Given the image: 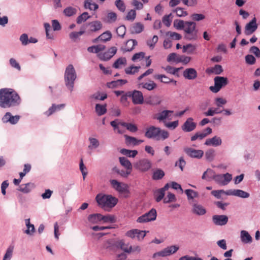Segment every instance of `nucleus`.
<instances>
[{
	"instance_id": "6e6552de",
	"label": "nucleus",
	"mask_w": 260,
	"mask_h": 260,
	"mask_svg": "<svg viewBox=\"0 0 260 260\" xmlns=\"http://www.w3.org/2000/svg\"><path fill=\"white\" fill-rule=\"evenodd\" d=\"M152 166V163L147 158H142L136 162L134 165V168L141 172L145 173L149 171Z\"/></svg>"
},
{
	"instance_id": "9d476101",
	"label": "nucleus",
	"mask_w": 260,
	"mask_h": 260,
	"mask_svg": "<svg viewBox=\"0 0 260 260\" xmlns=\"http://www.w3.org/2000/svg\"><path fill=\"white\" fill-rule=\"evenodd\" d=\"M183 150L186 155L191 158L200 159L204 155V151L202 150H196L192 148L185 147Z\"/></svg>"
},
{
	"instance_id": "423d86ee",
	"label": "nucleus",
	"mask_w": 260,
	"mask_h": 260,
	"mask_svg": "<svg viewBox=\"0 0 260 260\" xmlns=\"http://www.w3.org/2000/svg\"><path fill=\"white\" fill-rule=\"evenodd\" d=\"M112 187L119 193L124 194L125 198H128L129 196V186L126 183L118 182L115 179L110 181Z\"/></svg>"
},
{
	"instance_id": "5701e85b",
	"label": "nucleus",
	"mask_w": 260,
	"mask_h": 260,
	"mask_svg": "<svg viewBox=\"0 0 260 260\" xmlns=\"http://www.w3.org/2000/svg\"><path fill=\"white\" fill-rule=\"evenodd\" d=\"M215 174V171L212 169L209 168L204 172L202 176V179L205 180L207 181H211L213 180Z\"/></svg>"
},
{
	"instance_id": "e433bc0d",
	"label": "nucleus",
	"mask_w": 260,
	"mask_h": 260,
	"mask_svg": "<svg viewBox=\"0 0 260 260\" xmlns=\"http://www.w3.org/2000/svg\"><path fill=\"white\" fill-rule=\"evenodd\" d=\"M95 110L98 116H102L107 112L106 105L96 104L95 107Z\"/></svg>"
},
{
	"instance_id": "6ab92c4d",
	"label": "nucleus",
	"mask_w": 260,
	"mask_h": 260,
	"mask_svg": "<svg viewBox=\"0 0 260 260\" xmlns=\"http://www.w3.org/2000/svg\"><path fill=\"white\" fill-rule=\"evenodd\" d=\"M183 77L188 80H194L198 76L197 71L193 68L186 69L183 72Z\"/></svg>"
},
{
	"instance_id": "7c9ffc66",
	"label": "nucleus",
	"mask_w": 260,
	"mask_h": 260,
	"mask_svg": "<svg viewBox=\"0 0 260 260\" xmlns=\"http://www.w3.org/2000/svg\"><path fill=\"white\" fill-rule=\"evenodd\" d=\"M90 30L91 32H95L102 28V24L100 21H94L89 23Z\"/></svg>"
},
{
	"instance_id": "39448f33",
	"label": "nucleus",
	"mask_w": 260,
	"mask_h": 260,
	"mask_svg": "<svg viewBox=\"0 0 260 260\" xmlns=\"http://www.w3.org/2000/svg\"><path fill=\"white\" fill-rule=\"evenodd\" d=\"M186 25L183 29L185 33L184 39L186 40H196L198 39V29L196 23L193 21H186Z\"/></svg>"
},
{
	"instance_id": "49530a36",
	"label": "nucleus",
	"mask_w": 260,
	"mask_h": 260,
	"mask_svg": "<svg viewBox=\"0 0 260 260\" xmlns=\"http://www.w3.org/2000/svg\"><path fill=\"white\" fill-rule=\"evenodd\" d=\"M126 64V59L125 57L118 58L113 64V67L115 69H119L120 65H125Z\"/></svg>"
},
{
	"instance_id": "473e14b6",
	"label": "nucleus",
	"mask_w": 260,
	"mask_h": 260,
	"mask_svg": "<svg viewBox=\"0 0 260 260\" xmlns=\"http://www.w3.org/2000/svg\"><path fill=\"white\" fill-rule=\"evenodd\" d=\"M84 7L86 9L95 11L99 8V5L92 3L91 0H85L84 3Z\"/></svg>"
},
{
	"instance_id": "72a5a7b5",
	"label": "nucleus",
	"mask_w": 260,
	"mask_h": 260,
	"mask_svg": "<svg viewBox=\"0 0 260 260\" xmlns=\"http://www.w3.org/2000/svg\"><path fill=\"white\" fill-rule=\"evenodd\" d=\"M64 107H65V104H63L57 105L53 104H52V106L49 108L48 110L46 112V113L48 116L51 115L55 111H56L57 110H59L61 109H63Z\"/></svg>"
},
{
	"instance_id": "f704fd0d",
	"label": "nucleus",
	"mask_w": 260,
	"mask_h": 260,
	"mask_svg": "<svg viewBox=\"0 0 260 260\" xmlns=\"http://www.w3.org/2000/svg\"><path fill=\"white\" fill-rule=\"evenodd\" d=\"M120 164L127 170H132V165L130 161L125 157H120L119 158Z\"/></svg>"
},
{
	"instance_id": "69168bd1",
	"label": "nucleus",
	"mask_w": 260,
	"mask_h": 260,
	"mask_svg": "<svg viewBox=\"0 0 260 260\" xmlns=\"http://www.w3.org/2000/svg\"><path fill=\"white\" fill-rule=\"evenodd\" d=\"M115 4L117 9L122 12H124L125 10V6L122 0H116Z\"/></svg>"
},
{
	"instance_id": "8fccbe9b",
	"label": "nucleus",
	"mask_w": 260,
	"mask_h": 260,
	"mask_svg": "<svg viewBox=\"0 0 260 260\" xmlns=\"http://www.w3.org/2000/svg\"><path fill=\"white\" fill-rule=\"evenodd\" d=\"M154 78L160 80V82L165 84L170 83L171 79L165 75L157 74L154 76Z\"/></svg>"
},
{
	"instance_id": "e2e57ef3",
	"label": "nucleus",
	"mask_w": 260,
	"mask_h": 260,
	"mask_svg": "<svg viewBox=\"0 0 260 260\" xmlns=\"http://www.w3.org/2000/svg\"><path fill=\"white\" fill-rule=\"evenodd\" d=\"M206 137V134H203L201 132H197L194 135L191 137V141H194L198 139L200 140H203Z\"/></svg>"
},
{
	"instance_id": "aec40b11",
	"label": "nucleus",
	"mask_w": 260,
	"mask_h": 260,
	"mask_svg": "<svg viewBox=\"0 0 260 260\" xmlns=\"http://www.w3.org/2000/svg\"><path fill=\"white\" fill-rule=\"evenodd\" d=\"M192 212L197 215L202 216L206 214V209L201 205L197 203L192 204Z\"/></svg>"
},
{
	"instance_id": "c9c22d12",
	"label": "nucleus",
	"mask_w": 260,
	"mask_h": 260,
	"mask_svg": "<svg viewBox=\"0 0 260 260\" xmlns=\"http://www.w3.org/2000/svg\"><path fill=\"white\" fill-rule=\"evenodd\" d=\"M119 123L121 126L126 127V128L131 132L135 133L138 131V127L135 124L125 122H120Z\"/></svg>"
},
{
	"instance_id": "dca6fc26",
	"label": "nucleus",
	"mask_w": 260,
	"mask_h": 260,
	"mask_svg": "<svg viewBox=\"0 0 260 260\" xmlns=\"http://www.w3.org/2000/svg\"><path fill=\"white\" fill-rule=\"evenodd\" d=\"M228 217L224 215H215L212 216V221L216 225H224L228 222Z\"/></svg>"
},
{
	"instance_id": "052dcab7",
	"label": "nucleus",
	"mask_w": 260,
	"mask_h": 260,
	"mask_svg": "<svg viewBox=\"0 0 260 260\" xmlns=\"http://www.w3.org/2000/svg\"><path fill=\"white\" fill-rule=\"evenodd\" d=\"M191 58L189 56L185 55H178V58L177 59V63L182 62L186 64L190 61Z\"/></svg>"
},
{
	"instance_id": "bb28decb",
	"label": "nucleus",
	"mask_w": 260,
	"mask_h": 260,
	"mask_svg": "<svg viewBox=\"0 0 260 260\" xmlns=\"http://www.w3.org/2000/svg\"><path fill=\"white\" fill-rule=\"evenodd\" d=\"M222 72V67L220 64H216L213 68H208L206 70V72L208 74H214L215 75H219Z\"/></svg>"
},
{
	"instance_id": "a211bd4d",
	"label": "nucleus",
	"mask_w": 260,
	"mask_h": 260,
	"mask_svg": "<svg viewBox=\"0 0 260 260\" xmlns=\"http://www.w3.org/2000/svg\"><path fill=\"white\" fill-rule=\"evenodd\" d=\"M226 193L227 196H234L241 198H247L250 196L249 193L241 189H229Z\"/></svg>"
},
{
	"instance_id": "680f3d73",
	"label": "nucleus",
	"mask_w": 260,
	"mask_h": 260,
	"mask_svg": "<svg viewBox=\"0 0 260 260\" xmlns=\"http://www.w3.org/2000/svg\"><path fill=\"white\" fill-rule=\"evenodd\" d=\"M117 35L121 38H123L126 32V27L122 25L118 27L116 29Z\"/></svg>"
},
{
	"instance_id": "0e129e2a",
	"label": "nucleus",
	"mask_w": 260,
	"mask_h": 260,
	"mask_svg": "<svg viewBox=\"0 0 260 260\" xmlns=\"http://www.w3.org/2000/svg\"><path fill=\"white\" fill-rule=\"evenodd\" d=\"M245 62L247 64L250 65H253L255 64L256 62V59L252 55L248 54L245 56Z\"/></svg>"
},
{
	"instance_id": "6e6d98bb",
	"label": "nucleus",
	"mask_w": 260,
	"mask_h": 260,
	"mask_svg": "<svg viewBox=\"0 0 260 260\" xmlns=\"http://www.w3.org/2000/svg\"><path fill=\"white\" fill-rule=\"evenodd\" d=\"M102 220L104 223H114L116 221L114 216L112 215H102Z\"/></svg>"
},
{
	"instance_id": "f257e3e1",
	"label": "nucleus",
	"mask_w": 260,
	"mask_h": 260,
	"mask_svg": "<svg viewBox=\"0 0 260 260\" xmlns=\"http://www.w3.org/2000/svg\"><path fill=\"white\" fill-rule=\"evenodd\" d=\"M21 99L18 93L13 89L3 88L0 89V107L10 109L20 105Z\"/></svg>"
},
{
	"instance_id": "c03bdc74",
	"label": "nucleus",
	"mask_w": 260,
	"mask_h": 260,
	"mask_svg": "<svg viewBox=\"0 0 260 260\" xmlns=\"http://www.w3.org/2000/svg\"><path fill=\"white\" fill-rule=\"evenodd\" d=\"M145 215L149 219V221H154L157 216L156 211L155 209L152 208L149 212L145 213Z\"/></svg>"
},
{
	"instance_id": "0eeeda50",
	"label": "nucleus",
	"mask_w": 260,
	"mask_h": 260,
	"mask_svg": "<svg viewBox=\"0 0 260 260\" xmlns=\"http://www.w3.org/2000/svg\"><path fill=\"white\" fill-rule=\"evenodd\" d=\"M214 86L210 87V89L214 93L218 92L220 89L228 83V78L224 77L216 76L214 78Z\"/></svg>"
},
{
	"instance_id": "de8ad7c7",
	"label": "nucleus",
	"mask_w": 260,
	"mask_h": 260,
	"mask_svg": "<svg viewBox=\"0 0 260 260\" xmlns=\"http://www.w3.org/2000/svg\"><path fill=\"white\" fill-rule=\"evenodd\" d=\"M90 17V16L88 15V12H85L81 14L80 16H79L76 19V22L77 24H81L82 22L85 21L86 20L89 19Z\"/></svg>"
},
{
	"instance_id": "bf43d9fd",
	"label": "nucleus",
	"mask_w": 260,
	"mask_h": 260,
	"mask_svg": "<svg viewBox=\"0 0 260 260\" xmlns=\"http://www.w3.org/2000/svg\"><path fill=\"white\" fill-rule=\"evenodd\" d=\"M158 40V37L156 35H154L152 39L147 40V45L150 49H152L154 48L155 44L157 42Z\"/></svg>"
},
{
	"instance_id": "79ce46f5",
	"label": "nucleus",
	"mask_w": 260,
	"mask_h": 260,
	"mask_svg": "<svg viewBox=\"0 0 260 260\" xmlns=\"http://www.w3.org/2000/svg\"><path fill=\"white\" fill-rule=\"evenodd\" d=\"M184 192L188 200H193L194 198L198 197L199 195L198 192L191 189H186Z\"/></svg>"
},
{
	"instance_id": "13d9d810",
	"label": "nucleus",
	"mask_w": 260,
	"mask_h": 260,
	"mask_svg": "<svg viewBox=\"0 0 260 260\" xmlns=\"http://www.w3.org/2000/svg\"><path fill=\"white\" fill-rule=\"evenodd\" d=\"M89 141L90 142V145H89L88 148L89 149L92 148H96L100 145L99 141L98 139L93 138L90 137L89 138Z\"/></svg>"
},
{
	"instance_id": "412c9836",
	"label": "nucleus",
	"mask_w": 260,
	"mask_h": 260,
	"mask_svg": "<svg viewBox=\"0 0 260 260\" xmlns=\"http://www.w3.org/2000/svg\"><path fill=\"white\" fill-rule=\"evenodd\" d=\"M222 143L221 139L216 136L213 137L212 138L208 139L206 140L204 144L207 146H212L217 147L220 146Z\"/></svg>"
},
{
	"instance_id": "4d7b16f0",
	"label": "nucleus",
	"mask_w": 260,
	"mask_h": 260,
	"mask_svg": "<svg viewBox=\"0 0 260 260\" xmlns=\"http://www.w3.org/2000/svg\"><path fill=\"white\" fill-rule=\"evenodd\" d=\"M174 12L176 13L177 16L181 17H184L187 15V12L184 10V9L181 7H177L174 10H173Z\"/></svg>"
},
{
	"instance_id": "ddd939ff",
	"label": "nucleus",
	"mask_w": 260,
	"mask_h": 260,
	"mask_svg": "<svg viewBox=\"0 0 260 260\" xmlns=\"http://www.w3.org/2000/svg\"><path fill=\"white\" fill-rule=\"evenodd\" d=\"M178 249L179 247L177 245L168 246L162 250L155 253L154 255L157 254L159 256L165 257L175 253Z\"/></svg>"
},
{
	"instance_id": "c85d7f7f",
	"label": "nucleus",
	"mask_w": 260,
	"mask_h": 260,
	"mask_svg": "<svg viewBox=\"0 0 260 260\" xmlns=\"http://www.w3.org/2000/svg\"><path fill=\"white\" fill-rule=\"evenodd\" d=\"M144 30V25L140 22H137L134 24L131 28L130 31L131 34H140Z\"/></svg>"
},
{
	"instance_id": "f3484780",
	"label": "nucleus",
	"mask_w": 260,
	"mask_h": 260,
	"mask_svg": "<svg viewBox=\"0 0 260 260\" xmlns=\"http://www.w3.org/2000/svg\"><path fill=\"white\" fill-rule=\"evenodd\" d=\"M116 47H111L104 53L100 55V58L104 61H108L117 52Z\"/></svg>"
},
{
	"instance_id": "a18cd8bd",
	"label": "nucleus",
	"mask_w": 260,
	"mask_h": 260,
	"mask_svg": "<svg viewBox=\"0 0 260 260\" xmlns=\"http://www.w3.org/2000/svg\"><path fill=\"white\" fill-rule=\"evenodd\" d=\"M196 49V47L194 45L191 44H188L186 45H183L182 47V52L183 53L187 52V53H193Z\"/></svg>"
},
{
	"instance_id": "1a4fd4ad",
	"label": "nucleus",
	"mask_w": 260,
	"mask_h": 260,
	"mask_svg": "<svg viewBox=\"0 0 260 260\" xmlns=\"http://www.w3.org/2000/svg\"><path fill=\"white\" fill-rule=\"evenodd\" d=\"M232 179L231 174L226 173L225 174H215L213 180L221 185H227Z\"/></svg>"
},
{
	"instance_id": "a878e982",
	"label": "nucleus",
	"mask_w": 260,
	"mask_h": 260,
	"mask_svg": "<svg viewBox=\"0 0 260 260\" xmlns=\"http://www.w3.org/2000/svg\"><path fill=\"white\" fill-rule=\"evenodd\" d=\"M156 84L154 83V82H153V81H150V83H140L138 85L139 88H140L142 87V88L146 89L149 91L153 90L154 88L156 87Z\"/></svg>"
},
{
	"instance_id": "3c124183",
	"label": "nucleus",
	"mask_w": 260,
	"mask_h": 260,
	"mask_svg": "<svg viewBox=\"0 0 260 260\" xmlns=\"http://www.w3.org/2000/svg\"><path fill=\"white\" fill-rule=\"evenodd\" d=\"M84 32L85 31L82 30H81L79 31H73L69 34V37L72 40L75 42L77 39H78L80 36L83 35Z\"/></svg>"
},
{
	"instance_id": "2eb2a0df",
	"label": "nucleus",
	"mask_w": 260,
	"mask_h": 260,
	"mask_svg": "<svg viewBox=\"0 0 260 260\" xmlns=\"http://www.w3.org/2000/svg\"><path fill=\"white\" fill-rule=\"evenodd\" d=\"M257 28L256 19L254 17L249 22L246 24L245 27L244 34L246 36H249L253 34Z\"/></svg>"
},
{
	"instance_id": "4be33fe9",
	"label": "nucleus",
	"mask_w": 260,
	"mask_h": 260,
	"mask_svg": "<svg viewBox=\"0 0 260 260\" xmlns=\"http://www.w3.org/2000/svg\"><path fill=\"white\" fill-rule=\"evenodd\" d=\"M125 143L127 145H133V146H137L144 142L142 140H138L136 138L124 135Z\"/></svg>"
},
{
	"instance_id": "a19ab883",
	"label": "nucleus",
	"mask_w": 260,
	"mask_h": 260,
	"mask_svg": "<svg viewBox=\"0 0 260 260\" xmlns=\"http://www.w3.org/2000/svg\"><path fill=\"white\" fill-rule=\"evenodd\" d=\"M186 21L180 19H176L174 21V26L178 30H183L185 25Z\"/></svg>"
},
{
	"instance_id": "4468645a",
	"label": "nucleus",
	"mask_w": 260,
	"mask_h": 260,
	"mask_svg": "<svg viewBox=\"0 0 260 260\" xmlns=\"http://www.w3.org/2000/svg\"><path fill=\"white\" fill-rule=\"evenodd\" d=\"M20 118L19 115L13 116L10 112H8L3 116L2 120L4 123H10L11 124H15L17 123Z\"/></svg>"
},
{
	"instance_id": "5fc2aeb1",
	"label": "nucleus",
	"mask_w": 260,
	"mask_h": 260,
	"mask_svg": "<svg viewBox=\"0 0 260 260\" xmlns=\"http://www.w3.org/2000/svg\"><path fill=\"white\" fill-rule=\"evenodd\" d=\"M205 157L208 161H213L215 157V151L212 149L207 150L205 153Z\"/></svg>"
},
{
	"instance_id": "cd10ccee",
	"label": "nucleus",
	"mask_w": 260,
	"mask_h": 260,
	"mask_svg": "<svg viewBox=\"0 0 260 260\" xmlns=\"http://www.w3.org/2000/svg\"><path fill=\"white\" fill-rule=\"evenodd\" d=\"M240 237L241 240L243 243H250L252 241L251 236L246 231H241Z\"/></svg>"
},
{
	"instance_id": "9b49d317",
	"label": "nucleus",
	"mask_w": 260,
	"mask_h": 260,
	"mask_svg": "<svg viewBox=\"0 0 260 260\" xmlns=\"http://www.w3.org/2000/svg\"><path fill=\"white\" fill-rule=\"evenodd\" d=\"M131 91V96L132 102L135 105L142 104L144 102V97L141 91L134 90Z\"/></svg>"
},
{
	"instance_id": "7ed1b4c3",
	"label": "nucleus",
	"mask_w": 260,
	"mask_h": 260,
	"mask_svg": "<svg viewBox=\"0 0 260 260\" xmlns=\"http://www.w3.org/2000/svg\"><path fill=\"white\" fill-rule=\"evenodd\" d=\"M77 78V74L72 64L68 65L64 75V83L67 88L72 92L74 87V83Z\"/></svg>"
},
{
	"instance_id": "4c0bfd02",
	"label": "nucleus",
	"mask_w": 260,
	"mask_h": 260,
	"mask_svg": "<svg viewBox=\"0 0 260 260\" xmlns=\"http://www.w3.org/2000/svg\"><path fill=\"white\" fill-rule=\"evenodd\" d=\"M120 152L123 155L129 157H135L138 153L136 150H131L125 148L121 149Z\"/></svg>"
},
{
	"instance_id": "864d4df0",
	"label": "nucleus",
	"mask_w": 260,
	"mask_h": 260,
	"mask_svg": "<svg viewBox=\"0 0 260 260\" xmlns=\"http://www.w3.org/2000/svg\"><path fill=\"white\" fill-rule=\"evenodd\" d=\"M14 247L13 246H10L7 249L6 252L4 256L3 260H10L12 257L13 251Z\"/></svg>"
},
{
	"instance_id": "338daca9",
	"label": "nucleus",
	"mask_w": 260,
	"mask_h": 260,
	"mask_svg": "<svg viewBox=\"0 0 260 260\" xmlns=\"http://www.w3.org/2000/svg\"><path fill=\"white\" fill-rule=\"evenodd\" d=\"M226 192H227V190L226 191H224L223 189H221V190H213V191H211V194H212V195L214 196L217 199H220L221 198V194L222 193H224V194L226 195Z\"/></svg>"
},
{
	"instance_id": "603ef678",
	"label": "nucleus",
	"mask_w": 260,
	"mask_h": 260,
	"mask_svg": "<svg viewBox=\"0 0 260 260\" xmlns=\"http://www.w3.org/2000/svg\"><path fill=\"white\" fill-rule=\"evenodd\" d=\"M91 99H93L95 100L104 101L107 98V94L106 93H103L102 95L100 96V92H98L92 94L90 96Z\"/></svg>"
},
{
	"instance_id": "ea45409f",
	"label": "nucleus",
	"mask_w": 260,
	"mask_h": 260,
	"mask_svg": "<svg viewBox=\"0 0 260 260\" xmlns=\"http://www.w3.org/2000/svg\"><path fill=\"white\" fill-rule=\"evenodd\" d=\"M173 111L165 110L160 112L156 119L159 121H162L170 116L169 114L172 113Z\"/></svg>"
},
{
	"instance_id": "20e7f679",
	"label": "nucleus",
	"mask_w": 260,
	"mask_h": 260,
	"mask_svg": "<svg viewBox=\"0 0 260 260\" xmlns=\"http://www.w3.org/2000/svg\"><path fill=\"white\" fill-rule=\"evenodd\" d=\"M98 205L102 207H114L118 202V199L112 195L98 194L95 198Z\"/></svg>"
},
{
	"instance_id": "58836bf2",
	"label": "nucleus",
	"mask_w": 260,
	"mask_h": 260,
	"mask_svg": "<svg viewBox=\"0 0 260 260\" xmlns=\"http://www.w3.org/2000/svg\"><path fill=\"white\" fill-rule=\"evenodd\" d=\"M140 68V66H134L132 65L125 69L124 71L125 74L127 75H134L139 72Z\"/></svg>"
},
{
	"instance_id": "f8f14e48",
	"label": "nucleus",
	"mask_w": 260,
	"mask_h": 260,
	"mask_svg": "<svg viewBox=\"0 0 260 260\" xmlns=\"http://www.w3.org/2000/svg\"><path fill=\"white\" fill-rule=\"evenodd\" d=\"M197 123L193 122L192 117L188 118L181 126L182 130L184 132H190L196 129Z\"/></svg>"
},
{
	"instance_id": "b1692460",
	"label": "nucleus",
	"mask_w": 260,
	"mask_h": 260,
	"mask_svg": "<svg viewBox=\"0 0 260 260\" xmlns=\"http://www.w3.org/2000/svg\"><path fill=\"white\" fill-rule=\"evenodd\" d=\"M35 187L34 183L28 182L20 186L18 190L24 193H28Z\"/></svg>"
},
{
	"instance_id": "2f4dec72",
	"label": "nucleus",
	"mask_w": 260,
	"mask_h": 260,
	"mask_svg": "<svg viewBox=\"0 0 260 260\" xmlns=\"http://www.w3.org/2000/svg\"><path fill=\"white\" fill-rule=\"evenodd\" d=\"M102 215L100 213L90 214L88 217V221L92 223H97L102 221Z\"/></svg>"
},
{
	"instance_id": "37998d69",
	"label": "nucleus",
	"mask_w": 260,
	"mask_h": 260,
	"mask_svg": "<svg viewBox=\"0 0 260 260\" xmlns=\"http://www.w3.org/2000/svg\"><path fill=\"white\" fill-rule=\"evenodd\" d=\"M77 10L76 8L72 7H68L63 10L64 14L68 17H71L76 14Z\"/></svg>"
},
{
	"instance_id": "c756f323",
	"label": "nucleus",
	"mask_w": 260,
	"mask_h": 260,
	"mask_svg": "<svg viewBox=\"0 0 260 260\" xmlns=\"http://www.w3.org/2000/svg\"><path fill=\"white\" fill-rule=\"evenodd\" d=\"M165 175L164 171L161 169H157L152 173V178L154 180L161 179Z\"/></svg>"
},
{
	"instance_id": "393cba45",
	"label": "nucleus",
	"mask_w": 260,
	"mask_h": 260,
	"mask_svg": "<svg viewBox=\"0 0 260 260\" xmlns=\"http://www.w3.org/2000/svg\"><path fill=\"white\" fill-rule=\"evenodd\" d=\"M25 223L26 226L27 228V229L25 230L24 233L26 234L32 236L34 235V233L35 232V226L33 224L30 223V219L27 218L25 219Z\"/></svg>"
},
{
	"instance_id": "f03ea898",
	"label": "nucleus",
	"mask_w": 260,
	"mask_h": 260,
	"mask_svg": "<svg viewBox=\"0 0 260 260\" xmlns=\"http://www.w3.org/2000/svg\"><path fill=\"white\" fill-rule=\"evenodd\" d=\"M145 136L148 139H153L156 141L165 140L169 138V133L159 127L150 126L146 129Z\"/></svg>"
},
{
	"instance_id": "774afa93",
	"label": "nucleus",
	"mask_w": 260,
	"mask_h": 260,
	"mask_svg": "<svg viewBox=\"0 0 260 260\" xmlns=\"http://www.w3.org/2000/svg\"><path fill=\"white\" fill-rule=\"evenodd\" d=\"M165 193L162 192L160 189H158L157 191L155 193V199L157 202H160L165 196Z\"/></svg>"
},
{
	"instance_id": "09e8293b",
	"label": "nucleus",
	"mask_w": 260,
	"mask_h": 260,
	"mask_svg": "<svg viewBox=\"0 0 260 260\" xmlns=\"http://www.w3.org/2000/svg\"><path fill=\"white\" fill-rule=\"evenodd\" d=\"M99 38H100L101 41L107 42L111 40L112 34L110 31L107 30L99 36Z\"/></svg>"
}]
</instances>
